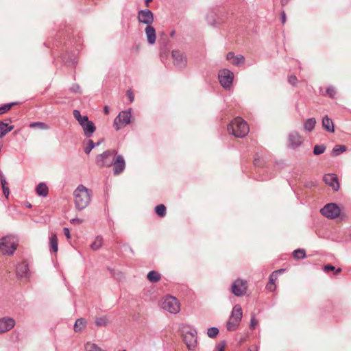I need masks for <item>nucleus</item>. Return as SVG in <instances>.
Returning a JSON list of instances; mask_svg holds the SVG:
<instances>
[{"label":"nucleus","instance_id":"1","mask_svg":"<svg viewBox=\"0 0 351 351\" xmlns=\"http://www.w3.org/2000/svg\"><path fill=\"white\" fill-rule=\"evenodd\" d=\"M73 195L75 208L82 210L86 208L90 204L92 191L80 184L75 189Z\"/></svg>","mask_w":351,"mask_h":351},{"label":"nucleus","instance_id":"2","mask_svg":"<svg viewBox=\"0 0 351 351\" xmlns=\"http://www.w3.org/2000/svg\"><path fill=\"white\" fill-rule=\"evenodd\" d=\"M249 130L247 123L239 117L234 118L228 125V132L237 138H243Z\"/></svg>","mask_w":351,"mask_h":351},{"label":"nucleus","instance_id":"3","mask_svg":"<svg viewBox=\"0 0 351 351\" xmlns=\"http://www.w3.org/2000/svg\"><path fill=\"white\" fill-rule=\"evenodd\" d=\"M242 308L240 305H235L232 311L231 316L229 318L228 322H227V330L229 331L235 330L238 326L242 319Z\"/></svg>","mask_w":351,"mask_h":351},{"label":"nucleus","instance_id":"4","mask_svg":"<svg viewBox=\"0 0 351 351\" xmlns=\"http://www.w3.org/2000/svg\"><path fill=\"white\" fill-rule=\"evenodd\" d=\"M18 245L17 239L14 236L2 238L0 242V250L3 254H12Z\"/></svg>","mask_w":351,"mask_h":351},{"label":"nucleus","instance_id":"5","mask_svg":"<svg viewBox=\"0 0 351 351\" xmlns=\"http://www.w3.org/2000/svg\"><path fill=\"white\" fill-rule=\"evenodd\" d=\"M161 307L171 313L176 314L180 311L179 301L171 295H167L160 301Z\"/></svg>","mask_w":351,"mask_h":351},{"label":"nucleus","instance_id":"6","mask_svg":"<svg viewBox=\"0 0 351 351\" xmlns=\"http://www.w3.org/2000/svg\"><path fill=\"white\" fill-rule=\"evenodd\" d=\"M117 154L115 150H108L102 154L98 155L96 158V163L100 167H110L114 160V157Z\"/></svg>","mask_w":351,"mask_h":351},{"label":"nucleus","instance_id":"7","mask_svg":"<svg viewBox=\"0 0 351 351\" xmlns=\"http://www.w3.org/2000/svg\"><path fill=\"white\" fill-rule=\"evenodd\" d=\"M219 81L225 88H230L234 79V73L228 69H224L219 72Z\"/></svg>","mask_w":351,"mask_h":351},{"label":"nucleus","instance_id":"8","mask_svg":"<svg viewBox=\"0 0 351 351\" xmlns=\"http://www.w3.org/2000/svg\"><path fill=\"white\" fill-rule=\"evenodd\" d=\"M247 282L243 279H237L231 286V290L236 296L241 297L246 293L247 289Z\"/></svg>","mask_w":351,"mask_h":351},{"label":"nucleus","instance_id":"9","mask_svg":"<svg viewBox=\"0 0 351 351\" xmlns=\"http://www.w3.org/2000/svg\"><path fill=\"white\" fill-rule=\"evenodd\" d=\"M320 211L324 216L328 219L337 218L341 213L339 206L334 203L327 204Z\"/></svg>","mask_w":351,"mask_h":351},{"label":"nucleus","instance_id":"10","mask_svg":"<svg viewBox=\"0 0 351 351\" xmlns=\"http://www.w3.org/2000/svg\"><path fill=\"white\" fill-rule=\"evenodd\" d=\"M195 330H184L183 332V341L189 350H193L197 345V336Z\"/></svg>","mask_w":351,"mask_h":351},{"label":"nucleus","instance_id":"11","mask_svg":"<svg viewBox=\"0 0 351 351\" xmlns=\"http://www.w3.org/2000/svg\"><path fill=\"white\" fill-rule=\"evenodd\" d=\"M130 118L131 114L130 112H121L114 121V126L116 130H119L123 126L128 125L130 122Z\"/></svg>","mask_w":351,"mask_h":351},{"label":"nucleus","instance_id":"12","mask_svg":"<svg viewBox=\"0 0 351 351\" xmlns=\"http://www.w3.org/2000/svg\"><path fill=\"white\" fill-rule=\"evenodd\" d=\"M15 326L14 319L4 317L0 319V334L5 333L11 330Z\"/></svg>","mask_w":351,"mask_h":351},{"label":"nucleus","instance_id":"13","mask_svg":"<svg viewBox=\"0 0 351 351\" xmlns=\"http://www.w3.org/2000/svg\"><path fill=\"white\" fill-rule=\"evenodd\" d=\"M173 63L179 68H184L186 64V59L184 54L179 51H173Z\"/></svg>","mask_w":351,"mask_h":351},{"label":"nucleus","instance_id":"14","mask_svg":"<svg viewBox=\"0 0 351 351\" xmlns=\"http://www.w3.org/2000/svg\"><path fill=\"white\" fill-rule=\"evenodd\" d=\"M138 19L140 23L150 25L154 21L153 14L149 10H141L138 12Z\"/></svg>","mask_w":351,"mask_h":351},{"label":"nucleus","instance_id":"15","mask_svg":"<svg viewBox=\"0 0 351 351\" xmlns=\"http://www.w3.org/2000/svg\"><path fill=\"white\" fill-rule=\"evenodd\" d=\"M113 164V170L114 175H119L123 171L125 167V162L122 156L119 155L116 157Z\"/></svg>","mask_w":351,"mask_h":351},{"label":"nucleus","instance_id":"16","mask_svg":"<svg viewBox=\"0 0 351 351\" xmlns=\"http://www.w3.org/2000/svg\"><path fill=\"white\" fill-rule=\"evenodd\" d=\"M324 182L331 186L334 191H337L339 188V184L337 176L335 174H327L324 177Z\"/></svg>","mask_w":351,"mask_h":351},{"label":"nucleus","instance_id":"17","mask_svg":"<svg viewBox=\"0 0 351 351\" xmlns=\"http://www.w3.org/2000/svg\"><path fill=\"white\" fill-rule=\"evenodd\" d=\"M284 271H285V269H278V270H276V271H274L272 272V274L269 276V282L267 283V285L266 286V288L267 290H269L270 291H274L276 289V287L275 282L277 280L278 274L283 273Z\"/></svg>","mask_w":351,"mask_h":351},{"label":"nucleus","instance_id":"18","mask_svg":"<svg viewBox=\"0 0 351 351\" xmlns=\"http://www.w3.org/2000/svg\"><path fill=\"white\" fill-rule=\"evenodd\" d=\"M226 59L236 66H240L244 64L245 58L242 55L235 56L233 52H228L226 55Z\"/></svg>","mask_w":351,"mask_h":351},{"label":"nucleus","instance_id":"19","mask_svg":"<svg viewBox=\"0 0 351 351\" xmlns=\"http://www.w3.org/2000/svg\"><path fill=\"white\" fill-rule=\"evenodd\" d=\"M289 141L290 146L297 147L301 145L302 140L298 132H293L289 134Z\"/></svg>","mask_w":351,"mask_h":351},{"label":"nucleus","instance_id":"20","mask_svg":"<svg viewBox=\"0 0 351 351\" xmlns=\"http://www.w3.org/2000/svg\"><path fill=\"white\" fill-rule=\"evenodd\" d=\"M147 41L149 44L153 45L156 42V30L151 26L147 25L145 29Z\"/></svg>","mask_w":351,"mask_h":351},{"label":"nucleus","instance_id":"21","mask_svg":"<svg viewBox=\"0 0 351 351\" xmlns=\"http://www.w3.org/2000/svg\"><path fill=\"white\" fill-rule=\"evenodd\" d=\"M82 127L83 128L85 136H86L87 137L91 136V135L94 133L96 129L94 123L92 121H90L89 120H88L86 123L83 124Z\"/></svg>","mask_w":351,"mask_h":351},{"label":"nucleus","instance_id":"22","mask_svg":"<svg viewBox=\"0 0 351 351\" xmlns=\"http://www.w3.org/2000/svg\"><path fill=\"white\" fill-rule=\"evenodd\" d=\"M29 267L26 262H22L16 267L17 275L20 277H26L28 274Z\"/></svg>","mask_w":351,"mask_h":351},{"label":"nucleus","instance_id":"23","mask_svg":"<svg viewBox=\"0 0 351 351\" xmlns=\"http://www.w3.org/2000/svg\"><path fill=\"white\" fill-rule=\"evenodd\" d=\"M322 126L328 132H335L334 123L327 115L325 116L322 119Z\"/></svg>","mask_w":351,"mask_h":351},{"label":"nucleus","instance_id":"24","mask_svg":"<svg viewBox=\"0 0 351 351\" xmlns=\"http://www.w3.org/2000/svg\"><path fill=\"white\" fill-rule=\"evenodd\" d=\"M49 245L51 250L53 252H57L58 250V238L57 235L55 233L51 234V236L49 239Z\"/></svg>","mask_w":351,"mask_h":351},{"label":"nucleus","instance_id":"25","mask_svg":"<svg viewBox=\"0 0 351 351\" xmlns=\"http://www.w3.org/2000/svg\"><path fill=\"white\" fill-rule=\"evenodd\" d=\"M103 242H104V240H103L102 237H101V236L96 237L95 240L93 241V242L92 243V244L90 246V249L93 250H95V251L99 250L103 245Z\"/></svg>","mask_w":351,"mask_h":351},{"label":"nucleus","instance_id":"26","mask_svg":"<svg viewBox=\"0 0 351 351\" xmlns=\"http://www.w3.org/2000/svg\"><path fill=\"white\" fill-rule=\"evenodd\" d=\"M86 326V320L84 318L77 319L74 325V330L75 332H80L84 328H85Z\"/></svg>","mask_w":351,"mask_h":351},{"label":"nucleus","instance_id":"27","mask_svg":"<svg viewBox=\"0 0 351 351\" xmlns=\"http://www.w3.org/2000/svg\"><path fill=\"white\" fill-rule=\"evenodd\" d=\"M316 123H317V121L315 118L308 119L304 122V130L307 131V132H311L312 130H313V129L316 125Z\"/></svg>","mask_w":351,"mask_h":351},{"label":"nucleus","instance_id":"28","mask_svg":"<svg viewBox=\"0 0 351 351\" xmlns=\"http://www.w3.org/2000/svg\"><path fill=\"white\" fill-rule=\"evenodd\" d=\"M147 278L152 282H157L160 280L161 276L158 272L151 271L147 274Z\"/></svg>","mask_w":351,"mask_h":351},{"label":"nucleus","instance_id":"29","mask_svg":"<svg viewBox=\"0 0 351 351\" xmlns=\"http://www.w3.org/2000/svg\"><path fill=\"white\" fill-rule=\"evenodd\" d=\"M14 128L13 126H8V124L0 122V138L5 136Z\"/></svg>","mask_w":351,"mask_h":351},{"label":"nucleus","instance_id":"30","mask_svg":"<svg viewBox=\"0 0 351 351\" xmlns=\"http://www.w3.org/2000/svg\"><path fill=\"white\" fill-rule=\"evenodd\" d=\"M36 193L38 195H41V196H46L48 193V188L47 186H46V184H43V183H40L37 186H36Z\"/></svg>","mask_w":351,"mask_h":351},{"label":"nucleus","instance_id":"31","mask_svg":"<svg viewBox=\"0 0 351 351\" xmlns=\"http://www.w3.org/2000/svg\"><path fill=\"white\" fill-rule=\"evenodd\" d=\"M84 348L86 351H104L97 345L92 342H87L84 345Z\"/></svg>","mask_w":351,"mask_h":351},{"label":"nucleus","instance_id":"32","mask_svg":"<svg viewBox=\"0 0 351 351\" xmlns=\"http://www.w3.org/2000/svg\"><path fill=\"white\" fill-rule=\"evenodd\" d=\"M156 213L160 217H163L166 215L167 208L164 204H159L155 208Z\"/></svg>","mask_w":351,"mask_h":351},{"label":"nucleus","instance_id":"33","mask_svg":"<svg viewBox=\"0 0 351 351\" xmlns=\"http://www.w3.org/2000/svg\"><path fill=\"white\" fill-rule=\"evenodd\" d=\"M293 256L295 259L304 258L306 257V251L303 249H298L293 252Z\"/></svg>","mask_w":351,"mask_h":351},{"label":"nucleus","instance_id":"34","mask_svg":"<svg viewBox=\"0 0 351 351\" xmlns=\"http://www.w3.org/2000/svg\"><path fill=\"white\" fill-rule=\"evenodd\" d=\"M1 186H2L3 193L4 195L6 197H8L10 194L9 188L8 186V183H7L5 179L3 176H1Z\"/></svg>","mask_w":351,"mask_h":351},{"label":"nucleus","instance_id":"35","mask_svg":"<svg viewBox=\"0 0 351 351\" xmlns=\"http://www.w3.org/2000/svg\"><path fill=\"white\" fill-rule=\"evenodd\" d=\"M95 324L97 326H106L108 324V319L106 317H100L95 319Z\"/></svg>","mask_w":351,"mask_h":351},{"label":"nucleus","instance_id":"36","mask_svg":"<svg viewBox=\"0 0 351 351\" xmlns=\"http://www.w3.org/2000/svg\"><path fill=\"white\" fill-rule=\"evenodd\" d=\"M16 104H18L17 102H12V103L5 104L3 106L0 107V115L9 111L12 108V106H14Z\"/></svg>","mask_w":351,"mask_h":351},{"label":"nucleus","instance_id":"37","mask_svg":"<svg viewBox=\"0 0 351 351\" xmlns=\"http://www.w3.org/2000/svg\"><path fill=\"white\" fill-rule=\"evenodd\" d=\"M29 127L32 128H38V129H41V130L49 129V126L43 122L32 123H30Z\"/></svg>","mask_w":351,"mask_h":351},{"label":"nucleus","instance_id":"38","mask_svg":"<svg viewBox=\"0 0 351 351\" xmlns=\"http://www.w3.org/2000/svg\"><path fill=\"white\" fill-rule=\"evenodd\" d=\"M346 150V147L343 145H337L332 149V154L337 156Z\"/></svg>","mask_w":351,"mask_h":351},{"label":"nucleus","instance_id":"39","mask_svg":"<svg viewBox=\"0 0 351 351\" xmlns=\"http://www.w3.org/2000/svg\"><path fill=\"white\" fill-rule=\"evenodd\" d=\"M335 274L336 275L339 274L341 273V268H338L337 269H336L334 266L330 265H326L324 267V271H326V272H329L330 271H335Z\"/></svg>","mask_w":351,"mask_h":351},{"label":"nucleus","instance_id":"40","mask_svg":"<svg viewBox=\"0 0 351 351\" xmlns=\"http://www.w3.org/2000/svg\"><path fill=\"white\" fill-rule=\"evenodd\" d=\"M219 333V330L215 327H212L208 330L207 334L211 338L215 337Z\"/></svg>","mask_w":351,"mask_h":351},{"label":"nucleus","instance_id":"41","mask_svg":"<svg viewBox=\"0 0 351 351\" xmlns=\"http://www.w3.org/2000/svg\"><path fill=\"white\" fill-rule=\"evenodd\" d=\"M325 151V147L323 145H315L313 149V153L315 155H319Z\"/></svg>","mask_w":351,"mask_h":351},{"label":"nucleus","instance_id":"42","mask_svg":"<svg viewBox=\"0 0 351 351\" xmlns=\"http://www.w3.org/2000/svg\"><path fill=\"white\" fill-rule=\"evenodd\" d=\"M336 95V90L334 87H328L326 89V95L330 97L332 99H334Z\"/></svg>","mask_w":351,"mask_h":351},{"label":"nucleus","instance_id":"43","mask_svg":"<svg viewBox=\"0 0 351 351\" xmlns=\"http://www.w3.org/2000/svg\"><path fill=\"white\" fill-rule=\"evenodd\" d=\"M94 147H95V144H94L93 141L91 140H89L88 142V146H86L84 148L85 153L88 154Z\"/></svg>","mask_w":351,"mask_h":351},{"label":"nucleus","instance_id":"44","mask_svg":"<svg viewBox=\"0 0 351 351\" xmlns=\"http://www.w3.org/2000/svg\"><path fill=\"white\" fill-rule=\"evenodd\" d=\"M288 82L293 86H296L298 83V79L295 75H291L288 77Z\"/></svg>","mask_w":351,"mask_h":351},{"label":"nucleus","instance_id":"45","mask_svg":"<svg viewBox=\"0 0 351 351\" xmlns=\"http://www.w3.org/2000/svg\"><path fill=\"white\" fill-rule=\"evenodd\" d=\"M226 343L221 341L216 346V351H225Z\"/></svg>","mask_w":351,"mask_h":351},{"label":"nucleus","instance_id":"46","mask_svg":"<svg viewBox=\"0 0 351 351\" xmlns=\"http://www.w3.org/2000/svg\"><path fill=\"white\" fill-rule=\"evenodd\" d=\"M258 322L257 319H256V318L254 317V316H252V318H251V322H250V328L251 329H254L255 327L258 325Z\"/></svg>","mask_w":351,"mask_h":351},{"label":"nucleus","instance_id":"47","mask_svg":"<svg viewBox=\"0 0 351 351\" xmlns=\"http://www.w3.org/2000/svg\"><path fill=\"white\" fill-rule=\"evenodd\" d=\"M126 95H127L128 99H130V102H133L134 99V95L133 92L130 90H128L126 93Z\"/></svg>","mask_w":351,"mask_h":351},{"label":"nucleus","instance_id":"48","mask_svg":"<svg viewBox=\"0 0 351 351\" xmlns=\"http://www.w3.org/2000/svg\"><path fill=\"white\" fill-rule=\"evenodd\" d=\"M88 120V118L87 116H82L81 119H79L77 120V121L79 122V123L80 124L81 126L83 125V124H84L85 123H86Z\"/></svg>","mask_w":351,"mask_h":351},{"label":"nucleus","instance_id":"49","mask_svg":"<svg viewBox=\"0 0 351 351\" xmlns=\"http://www.w3.org/2000/svg\"><path fill=\"white\" fill-rule=\"evenodd\" d=\"M73 117L78 120L79 119H81L82 116L80 114V112L77 110H74L73 112Z\"/></svg>","mask_w":351,"mask_h":351},{"label":"nucleus","instance_id":"50","mask_svg":"<svg viewBox=\"0 0 351 351\" xmlns=\"http://www.w3.org/2000/svg\"><path fill=\"white\" fill-rule=\"evenodd\" d=\"M71 222L74 224H81L83 222V220L81 219H73Z\"/></svg>","mask_w":351,"mask_h":351},{"label":"nucleus","instance_id":"51","mask_svg":"<svg viewBox=\"0 0 351 351\" xmlns=\"http://www.w3.org/2000/svg\"><path fill=\"white\" fill-rule=\"evenodd\" d=\"M63 232H64V234H65V236L66 237V238L68 239H69L71 238V235H70V232H69V228H64Z\"/></svg>","mask_w":351,"mask_h":351},{"label":"nucleus","instance_id":"52","mask_svg":"<svg viewBox=\"0 0 351 351\" xmlns=\"http://www.w3.org/2000/svg\"><path fill=\"white\" fill-rule=\"evenodd\" d=\"M281 18H282V24H285L286 22V14L284 11L281 12Z\"/></svg>","mask_w":351,"mask_h":351},{"label":"nucleus","instance_id":"53","mask_svg":"<svg viewBox=\"0 0 351 351\" xmlns=\"http://www.w3.org/2000/svg\"><path fill=\"white\" fill-rule=\"evenodd\" d=\"M258 348L256 346H252V347L249 348L247 351H258Z\"/></svg>","mask_w":351,"mask_h":351},{"label":"nucleus","instance_id":"54","mask_svg":"<svg viewBox=\"0 0 351 351\" xmlns=\"http://www.w3.org/2000/svg\"><path fill=\"white\" fill-rule=\"evenodd\" d=\"M289 0H280L282 6H285L288 4Z\"/></svg>","mask_w":351,"mask_h":351},{"label":"nucleus","instance_id":"55","mask_svg":"<svg viewBox=\"0 0 351 351\" xmlns=\"http://www.w3.org/2000/svg\"><path fill=\"white\" fill-rule=\"evenodd\" d=\"M104 112L106 114H108L109 113V109L107 106H105L104 108Z\"/></svg>","mask_w":351,"mask_h":351},{"label":"nucleus","instance_id":"56","mask_svg":"<svg viewBox=\"0 0 351 351\" xmlns=\"http://www.w3.org/2000/svg\"><path fill=\"white\" fill-rule=\"evenodd\" d=\"M151 1H152V0H145L146 5H148L149 3Z\"/></svg>","mask_w":351,"mask_h":351},{"label":"nucleus","instance_id":"57","mask_svg":"<svg viewBox=\"0 0 351 351\" xmlns=\"http://www.w3.org/2000/svg\"><path fill=\"white\" fill-rule=\"evenodd\" d=\"M122 351H126V350H122Z\"/></svg>","mask_w":351,"mask_h":351}]
</instances>
